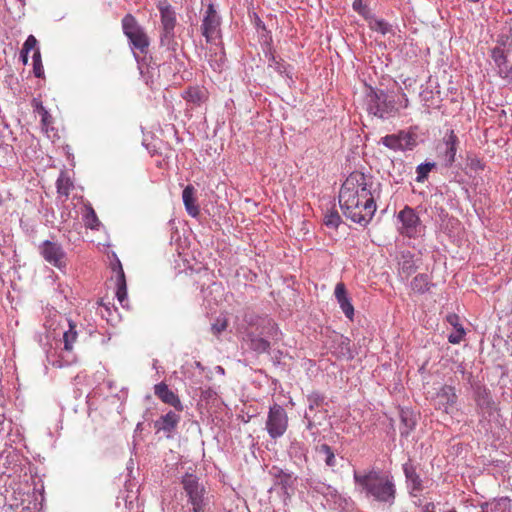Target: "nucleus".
Returning <instances> with one entry per match:
<instances>
[{
  "label": "nucleus",
  "instance_id": "obj_1",
  "mask_svg": "<svg viewBox=\"0 0 512 512\" xmlns=\"http://www.w3.org/2000/svg\"><path fill=\"white\" fill-rule=\"evenodd\" d=\"M354 483L357 490L368 499L392 506L396 499L394 477L378 469L354 471Z\"/></svg>",
  "mask_w": 512,
  "mask_h": 512
},
{
  "label": "nucleus",
  "instance_id": "obj_2",
  "mask_svg": "<svg viewBox=\"0 0 512 512\" xmlns=\"http://www.w3.org/2000/svg\"><path fill=\"white\" fill-rule=\"evenodd\" d=\"M375 194L373 189V181L370 176L365 175L362 172L354 171L349 174L341 186L339 192V204L341 209L349 210L356 208L357 201L363 203L371 202V196ZM370 206H368V209Z\"/></svg>",
  "mask_w": 512,
  "mask_h": 512
},
{
  "label": "nucleus",
  "instance_id": "obj_3",
  "mask_svg": "<svg viewBox=\"0 0 512 512\" xmlns=\"http://www.w3.org/2000/svg\"><path fill=\"white\" fill-rule=\"evenodd\" d=\"M181 483L188 498L187 503L191 505L190 512H210L209 498L199 478L194 474L186 473Z\"/></svg>",
  "mask_w": 512,
  "mask_h": 512
},
{
  "label": "nucleus",
  "instance_id": "obj_4",
  "mask_svg": "<svg viewBox=\"0 0 512 512\" xmlns=\"http://www.w3.org/2000/svg\"><path fill=\"white\" fill-rule=\"evenodd\" d=\"M366 104L368 113L381 119H388L398 113L396 99L383 90H371Z\"/></svg>",
  "mask_w": 512,
  "mask_h": 512
},
{
  "label": "nucleus",
  "instance_id": "obj_5",
  "mask_svg": "<svg viewBox=\"0 0 512 512\" xmlns=\"http://www.w3.org/2000/svg\"><path fill=\"white\" fill-rule=\"evenodd\" d=\"M288 428V416L279 404H273L268 411L265 429L272 439L282 437Z\"/></svg>",
  "mask_w": 512,
  "mask_h": 512
},
{
  "label": "nucleus",
  "instance_id": "obj_6",
  "mask_svg": "<svg viewBox=\"0 0 512 512\" xmlns=\"http://www.w3.org/2000/svg\"><path fill=\"white\" fill-rule=\"evenodd\" d=\"M39 252L44 260L54 267L58 269L66 267V252L60 243L45 240L39 245Z\"/></svg>",
  "mask_w": 512,
  "mask_h": 512
},
{
  "label": "nucleus",
  "instance_id": "obj_7",
  "mask_svg": "<svg viewBox=\"0 0 512 512\" xmlns=\"http://www.w3.org/2000/svg\"><path fill=\"white\" fill-rule=\"evenodd\" d=\"M380 143L391 150L404 152L414 149L417 145V139L414 133L400 131L397 134L382 137Z\"/></svg>",
  "mask_w": 512,
  "mask_h": 512
},
{
  "label": "nucleus",
  "instance_id": "obj_8",
  "mask_svg": "<svg viewBox=\"0 0 512 512\" xmlns=\"http://www.w3.org/2000/svg\"><path fill=\"white\" fill-rule=\"evenodd\" d=\"M398 220L401 223L399 232L409 238H415L420 234V219L414 209L405 206L398 214Z\"/></svg>",
  "mask_w": 512,
  "mask_h": 512
},
{
  "label": "nucleus",
  "instance_id": "obj_9",
  "mask_svg": "<svg viewBox=\"0 0 512 512\" xmlns=\"http://www.w3.org/2000/svg\"><path fill=\"white\" fill-rule=\"evenodd\" d=\"M368 204L369 202L366 204L362 201H357L355 209L349 207V210L342 209V211L351 221L366 226L372 220L376 211L375 195L371 196L370 211H368Z\"/></svg>",
  "mask_w": 512,
  "mask_h": 512
},
{
  "label": "nucleus",
  "instance_id": "obj_10",
  "mask_svg": "<svg viewBox=\"0 0 512 512\" xmlns=\"http://www.w3.org/2000/svg\"><path fill=\"white\" fill-rule=\"evenodd\" d=\"M65 321L67 323L68 329L63 333L64 349L61 354V360L53 363L58 367L70 365L75 360V357L72 354V350L73 343L76 341L78 335L76 331V325L70 319H65Z\"/></svg>",
  "mask_w": 512,
  "mask_h": 512
},
{
  "label": "nucleus",
  "instance_id": "obj_11",
  "mask_svg": "<svg viewBox=\"0 0 512 512\" xmlns=\"http://www.w3.org/2000/svg\"><path fill=\"white\" fill-rule=\"evenodd\" d=\"M220 24L221 19L214 5L210 3L206 8L201 25L202 35L208 43L212 42L218 36Z\"/></svg>",
  "mask_w": 512,
  "mask_h": 512
},
{
  "label": "nucleus",
  "instance_id": "obj_12",
  "mask_svg": "<svg viewBox=\"0 0 512 512\" xmlns=\"http://www.w3.org/2000/svg\"><path fill=\"white\" fill-rule=\"evenodd\" d=\"M458 396L455 387L451 385H443L436 395L432 398L435 409L450 413L457 402Z\"/></svg>",
  "mask_w": 512,
  "mask_h": 512
},
{
  "label": "nucleus",
  "instance_id": "obj_13",
  "mask_svg": "<svg viewBox=\"0 0 512 512\" xmlns=\"http://www.w3.org/2000/svg\"><path fill=\"white\" fill-rule=\"evenodd\" d=\"M176 410H169L167 413L161 415L155 422L154 428L157 432H164L167 438H172L179 423L181 417Z\"/></svg>",
  "mask_w": 512,
  "mask_h": 512
},
{
  "label": "nucleus",
  "instance_id": "obj_14",
  "mask_svg": "<svg viewBox=\"0 0 512 512\" xmlns=\"http://www.w3.org/2000/svg\"><path fill=\"white\" fill-rule=\"evenodd\" d=\"M154 394L165 404L172 406L177 412L184 410L179 396L169 389L168 385L160 382L154 386Z\"/></svg>",
  "mask_w": 512,
  "mask_h": 512
},
{
  "label": "nucleus",
  "instance_id": "obj_15",
  "mask_svg": "<svg viewBox=\"0 0 512 512\" xmlns=\"http://www.w3.org/2000/svg\"><path fill=\"white\" fill-rule=\"evenodd\" d=\"M458 144V137L453 130H449L443 138L442 145L444 146V150L441 151L445 166L450 167L455 162Z\"/></svg>",
  "mask_w": 512,
  "mask_h": 512
},
{
  "label": "nucleus",
  "instance_id": "obj_16",
  "mask_svg": "<svg viewBox=\"0 0 512 512\" xmlns=\"http://www.w3.org/2000/svg\"><path fill=\"white\" fill-rule=\"evenodd\" d=\"M160 12V29H175L177 19L176 12L167 0H160L157 4Z\"/></svg>",
  "mask_w": 512,
  "mask_h": 512
},
{
  "label": "nucleus",
  "instance_id": "obj_17",
  "mask_svg": "<svg viewBox=\"0 0 512 512\" xmlns=\"http://www.w3.org/2000/svg\"><path fill=\"white\" fill-rule=\"evenodd\" d=\"M334 296L344 315L352 320L354 317V307L351 299L348 297L346 287L343 282H339L335 286Z\"/></svg>",
  "mask_w": 512,
  "mask_h": 512
},
{
  "label": "nucleus",
  "instance_id": "obj_18",
  "mask_svg": "<svg viewBox=\"0 0 512 512\" xmlns=\"http://www.w3.org/2000/svg\"><path fill=\"white\" fill-rule=\"evenodd\" d=\"M116 297L122 307L127 306L128 297H127V285L125 274L122 268L121 263L118 261L117 271H116Z\"/></svg>",
  "mask_w": 512,
  "mask_h": 512
},
{
  "label": "nucleus",
  "instance_id": "obj_19",
  "mask_svg": "<svg viewBox=\"0 0 512 512\" xmlns=\"http://www.w3.org/2000/svg\"><path fill=\"white\" fill-rule=\"evenodd\" d=\"M245 341L248 343L249 348L256 353H268L270 350V342L254 331L247 332Z\"/></svg>",
  "mask_w": 512,
  "mask_h": 512
},
{
  "label": "nucleus",
  "instance_id": "obj_20",
  "mask_svg": "<svg viewBox=\"0 0 512 512\" xmlns=\"http://www.w3.org/2000/svg\"><path fill=\"white\" fill-rule=\"evenodd\" d=\"M194 195L195 188L192 185H187L182 192V199L187 213L192 217H197L200 210Z\"/></svg>",
  "mask_w": 512,
  "mask_h": 512
},
{
  "label": "nucleus",
  "instance_id": "obj_21",
  "mask_svg": "<svg viewBox=\"0 0 512 512\" xmlns=\"http://www.w3.org/2000/svg\"><path fill=\"white\" fill-rule=\"evenodd\" d=\"M402 468L409 487H411L413 491H422V480L416 472V467L409 461L404 463Z\"/></svg>",
  "mask_w": 512,
  "mask_h": 512
},
{
  "label": "nucleus",
  "instance_id": "obj_22",
  "mask_svg": "<svg viewBox=\"0 0 512 512\" xmlns=\"http://www.w3.org/2000/svg\"><path fill=\"white\" fill-rule=\"evenodd\" d=\"M254 319L256 320V322H257L256 324L258 325L257 330L259 329V327L261 328V331L259 332V334L267 335V336L271 337V335H274V334L276 335L278 333V329L275 326V323L271 321V319L258 318L254 315H250V316L246 317V321H247V323H249V325H254Z\"/></svg>",
  "mask_w": 512,
  "mask_h": 512
},
{
  "label": "nucleus",
  "instance_id": "obj_23",
  "mask_svg": "<svg viewBox=\"0 0 512 512\" xmlns=\"http://www.w3.org/2000/svg\"><path fill=\"white\" fill-rule=\"evenodd\" d=\"M315 452L325 465L334 470L337 465V458L333 449L326 443L319 444L315 447Z\"/></svg>",
  "mask_w": 512,
  "mask_h": 512
},
{
  "label": "nucleus",
  "instance_id": "obj_24",
  "mask_svg": "<svg viewBox=\"0 0 512 512\" xmlns=\"http://www.w3.org/2000/svg\"><path fill=\"white\" fill-rule=\"evenodd\" d=\"M128 40L133 50H137L142 54H145L147 52L150 41L145 30H142L139 33L131 35L130 37H128Z\"/></svg>",
  "mask_w": 512,
  "mask_h": 512
},
{
  "label": "nucleus",
  "instance_id": "obj_25",
  "mask_svg": "<svg viewBox=\"0 0 512 512\" xmlns=\"http://www.w3.org/2000/svg\"><path fill=\"white\" fill-rule=\"evenodd\" d=\"M400 434L407 437L416 425V419L412 411L408 409H401L400 411Z\"/></svg>",
  "mask_w": 512,
  "mask_h": 512
},
{
  "label": "nucleus",
  "instance_id": "obj_26",
  "mask_svg": "<svg viewBox=\"0 0 512 512\" xmlns=\"http://www.w3.org/2000/svg\"><path fill=\"white\" fill-rule=\"evenodd\" d=\"M160 45L173 53L177 51L178 42L175 36V29H160Z\"/></svg>",
  "mask_w": 512,
  "mask_h": 512
},
{
  "label": "nucleus",
  "instance_id": "obj_27",
  "mask_svg": "<svg viewBox=\"0 0 512 512\" xmlns=\"http://www.w3.org/2000/svg\"><path fill=\"white\" fill-rule=\"evenodd\" d=\"M289 456L298 465L306 462L307 460V448L299 441H293L288 450Z\"/></svg>",
  "mask_w": 512,
  "mask_h": 512
},
{
  "label": "nucleus",
  "instance_id": "obj_28",
  "mask_svg": "<svg viewBox=\"0 0 512 512\" xmlns=\"http://www.w3.org/2000/svg\"><path fill=\"white\" fill-rule=\"evenodd\" d=\"M122 29L124 35L128 38L133 34L139 33L144 28L137 22L132 14H126L122 19Z\"/></svg>",
  "mask_w": 512,
  "mask_h": 512
},
{
  "label": "nucleus",
  "instance_id": "obj_29",
  "mask_svg": "<svg viewBox=\"0 0 512 512\" xmlns=\"http://www.w3.org/2000/svg\"><path fill=\"white\" fill-rule=\"evenodd\" d=\"M271 475L276 479V484L280 485L284 489H287L293 485L294 479L292 474L287 471L273 467L271 469Z\"/></svg>",
  "mask_w": 512,
  "mask_h": 512
},
{
  "label": "nucleus",
  "instance_id": "obj_30",
  "mask_svg": "<svg viewBox=\"0 0 512 512\" xmlns=\"http://www.w3.org/2000/svg\"><path fill=\"white\" fill-rule=\"evenodd\" d=\"M338 357L351 360L354 358V353L350 347V339L344 336H339L338 339V348H337Z\"/></svg>",
  "mask_w": 512,
  "mask_h": 512
},
{
  "label": "nucleus",
  "instance_id": "obj_31",
  "mask_svg": "<svg viewBox=\"0 0 512 512\" xmlns=\"http://www.w3.org/2000/svg\"><path fill=\"white\" fill-rule=\"evenodd\" d=\"M183 98L194 105H200L205 99V93L198 87H190L184 92Z\"/></svg>",
  "mask_w": 512,
  "mask_h": 512
},
{
  "label": "nucleus",
  "instance_id": "obj_32",
  "mask_svg": "<svg viewBox=\"0 0 512 512\" xmlns=\"http://www.w3.org/2000/svg\"><path fill=\"white\" fill-rule=\"evenodd\" d=\"M31 105L34 108V111L39 113L41 116V123L44 127H48L52 122V117L47 111V109L43 106L42 101L38 98H33L31 101Z\"/></svg>",
  "mask_w": 512,
  "mask_h": 512
},
{
  "label": "nucleus",
  "instance_id": "obj_33",
  "mask_svg": "<svg viewBox=\"0 0 512 512\" xmlns=\"http://www.w3.org/2000/svg\"><path fill=\"white\" fill-rule=\"evenodd\" d=\"M436 167V163L434 162H425L421 163L416 167V181L419 183H423L427 180L429 173Z\"/></svg>",
  "mask_w": 512,
  "mask_h": 512
},
{
  "label": "nucleus",
  "instance_id": "obj_34",
  "mask_svg": "<svg viewBox=\"0 0 512 512\" xmlns=\"http://www.w3.org/2000/svg\"><path fill=\"white\" fill-rule=\"evenodd\" d=\"M401 271L408 277L416 271L413 256L410 252L403 253L400 262Z\"/></svg>",
  "mask_w": 512,
  "mask_h": 512
},
{
  "label": "nucleus",
  "instance_id": "obj_35",
  "mask_svg": "<svg viewBox=\"0 0 512 512\" xmlns=\"http://www.w3.org/2000/svg\"><path fill=\"white\" fill-rule=\"evenodd\" d=\"M56 187L58 194L67 198L70 194V190L73 187V184L68 177L64 176V174H61L57 179Z\"/></svg>",
  "mask_w": 512,
  "mask_h": 512
},
{
  "label": "nucleus",
  "instance_id": "obj_36",
  "mask_svg": "<svg viewBox=\"0 0 512 512\" xmlns=\"http://www.w3.org/2000/svg\"><path fill=\"white\" fill-rule=\"evenodd\" d=\"M411 287L418 293H424L429 289L428 277L425 274H419L414 277L411 282Z\"/></svg>",
  "mask_w": 512,
  "mask_h": 512
},
{
  "label": "nucleus",
  "instance_id": "obj_37",
  "mask_svg": "<svg viewBox=\"0 0 512 512\" xmlns=\"http://www.w3.org/2000/svg\"><path fill=\"white\" fill-rule=\"evenodd\" d=\"M85 225L93 230H97L100 226V221L92 207H89L84 215Z\"/></svg>",
  "mask_w": 512,
  "mask_h": 512
},
{
  "label": "nucleus",
  "instance_id": "obj_38",
  "mask_svg": "<svg viewBox=\"0 0 512 512\" xmlns=\"http://www.w3.org/2000/svg\"><path fill=\"white\" fill-rule=\"evenodd\" d=\"M307 402L308 410L312 412L323 404L324 397L318 392H312L307 396Z\"/></svg>",
  "mask_w": 512,
  "mask_h": 512
},
{
  "label": "nucleus",
  "instance_id": "obj_39",
  "mask_svg": "<svg viewBox=\"0 0 512 512\" xmlns=\"http://www.w3.org/2000/svg\"><path fill=\"white\" fill-rule=\"evenodd\" d=\"M33 58V72L37 78H40L44 74V69L41 61V54L38 49L34 51Z\"/></svg>",
  "mask_w": 512,
  "mask_h": 512
},
{
  "label": "nucleus",
  "instance_id": "obj_40",
  "mask_svg": "<svg viewBox=\"0 0 512 512\" xmlns=\"http://www.w3.org/2000/svg\"><path fill=\"white\" fill-rule=\"evenodd\" d=\"M268 67L273 68L280 74L287 73V67L282 59L277 58L275 55H271L268 60Z\"/></svg>",
  "mask_w": 512,
  "mask_h": 512
},
{
  "label": "nucleus",
  "instance_id": "obj_41",
  "mask_svg": "<svg viewBox=\"0 0 512 512\" xmlns=\"http://www.w3.org/2000/svg\"><path fill=\"white\" fill-rule=\"evenodd\" d=\"M491 57L499 68L507 63V56L504 50L500 47H495L492 50Z\"/></svg>",
  "mask_w": 512,
  "mask_h": 512
},
{
  "label": "nucleus",
  "instance_id": "obj_42",
  "mask_svg": "<svg viewBox=\"0 0 512 512\" xmlns=\"http://www.w3.org/2000/svg\"><path fill=\"white\" fill-rule=\"evenodd\" d=\"M370 27L372 30L377 31L383 35L390 33L392 31V26L382 19L375 20L373 23H371Z\"/></svg>",
  "mask_w": 512,
  "mask_h": 512
},
{
  "label": "nucleus",
  "instance_id": "obj_43",
  "mask_svg": "<svg viewBox=\"0 0 512 512\" xmlns=\"http://www.w3.org/2000/svg\"><path fill=\"white\" fill-rule=\"evenodd\" d=\"M352 7L364 18H368L370 16V9L367 5L366 0H354Z\"/></svg>",
  "mask_w": 512,
  "mask_h": 512
},
{
  "label": "nucleus",
  "instance_id": "obj_44",
  "mask_svg": "<svg viewBox=\"0 0 512 512\" xmlns=\"http://www.w3.org/2000/svg\"><path fill=\"white\" fill-rule=\"evenodd\" d=\"M341 222V218L337 212H332L325 216L324 223L331 228H337Z\"/></svg>",
  "mask_w": 512,
  "mask_h": 512
},
{
  "label": "nucleus",
  "instance_id": "obj_45",
  "mask_svg": "<svg viewBox=\"0 0 512 512\" xmlns=\"http://www.w3.org/2000/svg\"><path fill=\"white\" fill-rule=\"evenodd\" d=\"M227 328V320L218 318L212 325H211V332L218 336L221 334L224 330Z\"/></svg>",
  "mask_w": 512,
  "mask_h": 512
},
{
  "label": "nucleus",
  "instance_id": "obj_46",
  "mask_svg": "<svg viewBox=\"0 0 512 512\" xmlns=\"http://www.w3.org/2000/svg\"><path fill=\"white\" fill-rule=\"evenodd\" d=\"M464 336H465L464 328H458V330L456 329L455 332L451 333L448 336V341L451 344H459L463 340Z\"/></svg>",
  "mask_w": 512,
  "mask_h": 512
},
{
  "label": "nucleus",
  "instance_id": "obj_47",
  "mask_svg": "<svg viewBox=\"0 0 512 512\" xmlns=\"http://www.w3.org/2000/svg\"><path fill=\"white\" fill-rule=\"evenodd\" d=\"M37 46V39L33 35H29L26 41L23 44V52L29 53L31 50L35 49Z\"/></svg>",
  "mask_w": 512,
  "mask_h": 512
},
{
  "label": "nucleus",
  "instance_id": "obj_48",
  "mask_svg": "<svg viewBox=\"0 0 512 512\" xmlns=\"http://www.w3.org/2000/svg\"><path fill=\"white\" fill-rule=\"evenodd\" d=\"M491 403V398L489 394L484 390L483 392L478 393L477 404L481 407L489 406Z\"/></svg>",
  "mask_w": 512,
  "mask_h": 512
},
{
  "label": "nucleus",
  "instance_id": "obj_49",
  "mask_svg": "<svg viewBox=\"0 0 512 512\" xmlns=\"http://www.w3.org/2000/svg\"><path fill=\"white\" fill-rule=\"evenodd\" d=\"M446 321L455 328V330L458 328H463L462 324L460 323L459 317L456 314H448L446 317Z\"/></svg>",
  "mask_w": 512,
  "mask_h": 512
},
{
  "label": "nucleus",
  "instance_id": "obj_50",
  "mask_svg": "<svg viewBox=\"0 0 512 512\" xmlns=\"http://www.w3.org/2000/svg\"><path fill=\"white\" fill-rule=\"evenodd\" d=\"M396 103H397L398 110L400 108H403V109L407 108L409 105V100H408L407 95L405 93H401V96H400V98H398L396 100Z\"/></svg>",
  "mask_w": 512,
  "mask_h": 512
},
{
  "label": "nucleus",
  "instance_id": "obj_51",
  "mask_svg": "<svg viewBox=\"0 0 512 512\" xmlns=\"http://www.w3.org/2000/svg\"><path fill=\"white\" fill-rule=\"evenodd\" d=\"M423 512H435V505L433 503H427L424 508Z\"/></svg>",
  "mask_w": 512,
  "mask_h": 512
},
{
  "label": "nucleus",
  "instance_id": "obj_52",
  "mask_svg": "<svg viewBox=\"0 0 512 512\" xmlns=\"http://www.w3.org/2000/svg\"><path fill=\"white\" fill-rule=\"evenodd\" d=\"M4 422H5V416L3 414H0V434L4 430Z\"/></svg>",
  "mask_w": 512,
  "mask_h": 512
},
{
  "label": "nucleus",
  "instance_id": "obj_53",
  "mask_svg": "<svg viewBox=\"0 0 512 512\" xmlns=\"http://www.w3.org/2000/svg\"><path fill=\"white\" fill-rule=\"evenodd\" d=\"M20 56L22 58L23 63L26 64L27 61H28V53H25V52H23V50H21V55Z\"/></svg>",
  "mask_w": 512,
  "mask_h": 512
},
{
  "label": "nucleus",
  "instance_id": "obj_54",
  "mask_svg": "<svg viewBox=\"0 0 512 512\" xmlns=\"http://www.w3.org/2000/svg\"><path fill=\"white\" fill-rule=\"evenodd\" d=\"M216 370H217L218 373L224 374V368L223 367L217 366Z\"/></svg>",
  "mask_w": 512,
  "mask_h": 512
},
{
  "label": "nucleus",
  "instance_id": "obj_55",
  "mask_svg": "<svg viewBox=\"0 0 512 512\" xmlns=\"http://www.w3.org/2000/svg\"><path fill=\"white\" fill-rule=\"evenodd\" d=\"M305 418H309L308 412L305 413Z\"/></svg>",
  "mask_w": 512,
  "mask_h": 512
}]
</instances>
